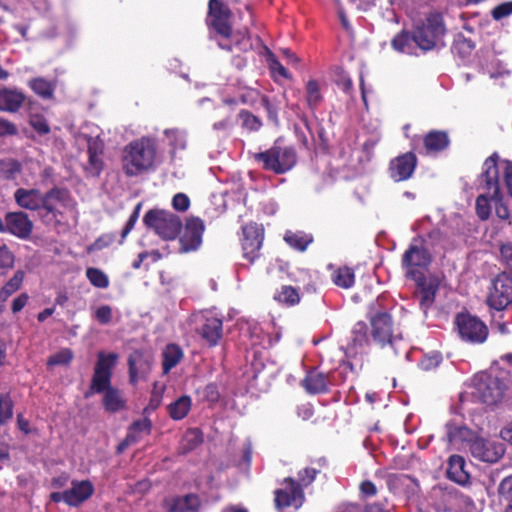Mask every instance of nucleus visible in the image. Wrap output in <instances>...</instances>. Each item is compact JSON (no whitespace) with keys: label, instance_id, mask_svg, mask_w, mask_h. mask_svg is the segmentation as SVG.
Masks as SVG:
<instances>
[{"label":"nucleus","instance_id":"obj_1","mask_svg":"<svg viewBox=\"0 0 512 512\" xmlns=\"http://www.w3.org/2000/svg\"><path fill=\"white\" fill-rule=\"evenodd\" d=\"M157 157L156 142L151 137L131 141L123 150L122 168L126 176L134 177L154 168Z\"/></svg>","mask_w":512,"mask_h":512},{"label":"nucleus","instance_id":"obj_2","mask_svg":"<svg viewBox=\"0 0 512 512\" xmlns=\"http://www.w3.org/2000/svg\"><path fill=\"white\" fill-rule=\"evenodd\" d=\"M75 205L69 189L54 186L45 192L39 219L46 226L57 227L62 224L65 210L73 209Z\"/></svg>","mask_w":512,"mask_h":512},{"label":"nucleus","instance_id":"obj_3","mask_svg":"<svg viewBox=\"0 0 512 512\" xmlns=\"http://www.w3.org/2000/svg\"><path fill=\"white\" fill-rule=\"evenodd\" d=\"M253 159L262 169L280 175L290 171L297 162L296 150L275 142L269 149L254 153Z\"/></svg>","mask_w":512,"mask_h":512},{"label":"nucleus","instance_id":"obj_4","mask_svg":"<svg viewBox=\"0 0 512 512\" xmlns=\"http://www.w3.org/2000/svg\"><path fill=\"white\" fill-rule=\"evenodd\" d=\"M143 223L163 240L176 239L182 229V222L178 215L156 208L145 213Z\"/></svg>","mask_w":512,"mask_h":512},{"label":"nucleus","instance_id":"obj_5","mask_svg":"<svg viewBox=\"0 0 512 512\" xmlns=\"http://www.w3.org/2000/svg\"><path fill=\"white\" fill-rule=\"evenodd\" d=\"M370 323L373 341L381 347L389 345L398 354L402 336L394 327L391 315L386 312L377 313L370 319Z\"/></svg>","mask_w":512,"mask_h":512},{"label":"nucleus","instance_id":"obj_6","mask_svg":"<svg viewBox=\"0 0 512 512\" xmlns=\"http://www.w3.org/2000/svg\"><path fill=\"white\" fill-rule=\"evenodd\" d=\"M418 47L422 51H429L442 43L446 33L443 17L439 12H431L425 21L414 29Z\"/></svg>","mask_w":512,"mask_h":512},{"label":"nucleus","instance_id":"obj_7","mask_svg":"<svg viewBox=\"0 0 512 512\" xmlns=\"http://www.w3.org/2000/svg\"><path fill=\"white\" fill-rule=\"evenodd\" d=\"M506 384L497 376L482 373L475 377L472 397L487 405L497 404L504 396Z\"/></svg>","mask_w":512,"mask_h":512},{"label":"nucleus","instance_id":"obj_8","mask_svg":"<svg viewBox=\"0 0 512 512\" xmlns=\"http://www.w3.org/2000/svg\"><path fill=\"white\" fill-rule=\"evenodd\" d=\"M118 355L114 352L97 354V361L94 367V373L91 379L89 389L85 392L84 397L89 398L94 393L101 394L108 384L111 383L112 370L117 364Z\"/></svg>","mask_w":512,"mask_h":512},{"label":"nucleus","instance_id":"obj_9","mask_svg":"<svg viewBox=\"0 0 512 512\" xmlns=\"http://www.w3.org/2000/svg\"><path fill=\"white\" fill-rule=\"evenodd\" d=\"M431 262V255L419 239H413L402 256V265L406 276L411 279H420L425 276L423 271Z\"/></svg>","mask_w":512,"mask_h":512},{"label":"nucleus","instance_id":"obj_10","mask_svg":"<svg viewBox=\"0 0 512 512\" xmlns=\"http://www.w3.org/2000/svg\"><path fill=\"white\" fill-rule=\"evenodd\" d=\"M460 338L471 344L484 343L489 331L486 324L478 317L469 313H459L454 321Z\"/></svg>","mask_w":512,"mask_h":512},{"label":"nucleus","instance_id":"obj_11","mask_svg":"<svg viewBox=\"0 0 512 512\" xmlns=\"http://www.w3.org/2000/svg\"><path fill=\"white\" fill-rule=\"evenodd\" d=\"M498 154L494 153L484 161V176L486 177V187L493 189V207L496 215L500 219L509 217V210L503 201V194L499 184V168L497 166Z\"/></svg>","mask_w":512,"mask_h":512},{"label":"nucleus","instance_id":"obj_12","mask_svg":"<svg viewBox=\"0 0 512 512\" xmlns=\"http://www.w3.org/2000/svg\"><path fill=\"white\" fill-rule=\"evenodd\" d=\"M34 224L29 215L23 211L8 212L2 220L0 233H9L21 240L30 238Z\"/></svg>","mask_w":512,"mask_h":512},{"label":"nucleus","instance_id":"obj_13","mask_svg":"<svg viewBox=\"0 0 512 512\" xmlns=\"http://www.w3.org/2000/svg\"><path fill=\"white\" fill-rule=\"evenodd\" d=\"M129 382L136 385L140 380L146 379L152 369L153 356L145 349L132 351L127 359Z\"/></svg>","mask_w":512,"mask_h":512},{"label":"nucleus","instance_id":"obj_14","mask_svg":"<svg viewBox=\"0 0 512 512\" xmlns=\"http://www.w3.org/2000/svg\"><path fill=\"white\" fill-rule=\"evenodd\" d=\"M469 449L474 458L487 463H496L505 453V445L502 442L477 436Z\"/></svg>","mask_w":512,"mask_h":512},{"label":"nucleus","instance_id":"obj_15","mask_svg":"<svg viewBox=\"0 0 512 512\" xmlns=\"http://www.w3.org/2000/svg\"><path fill=\"white\" fill-rule=\"evenodd\" d=\"M512 302V277L501 274L497 276L487 298L490 307L503 310Z\"/></svg>","mask_w":512,"mask_h":512},{"label":"nucleus","instance_id":"obj_16","mask_svg":"<svg viewBox=\"0 0 512 512\" xmlns=\"http://www.w3.org/2000/svg\"><path fill=\"white\" fill-rule=\"evenodd\" d=\"M264 238V229L257 223H249L242 227V250L243 255L250 262H253L258 256L262 247Z\"/></svg>","mask_w":512,"mask_h":512},{"label":"nucleus","instance_id":"obj_17","mask_svg":"<svg viewBox=\"0 0 512 512\" xmlns=\"http://www.w3.org/2000/svg\"><path fill=\"white\" fill-rule=\"evenodd\" d=\"M284 488L275 491L274 503L277 509H283L292 505L299 507L304 499L303 490L293 478L283 480Z\"/></svg>","mask_w":512,"mask_h":512},{"label":"nucleus","instance_id":"obj_18","mask_svg":"<svg viewBox=\"0 0 512 512\" xmlns=\"http://www.w3.org/2000/svg\"><path fill=\"white\" fill-rule=\"evenodd\" d=\"M417 166V157L413 152H406L393 158L389 163V176L395 182L405 181L412 177Z\"/></svg>","mask_w":512,"mask_h":512},{"label":"nucleus","instance_id":"obj_19","mask_svg":"<svg viewBox=\"0 0 512 512\" xmlns=\"http://www.w3.org/2000/svg\"><path fill=\"white\" fill-rule=\"evenodd\" d=\"M445 439L447 443L455 448L461 449L469 446L474 441L476 434L473 430L468 428L465 424L451 420L445 425Z\"/></svg>","mask_w":512,"mask_h":512},{"label":"nucleus","instance_id":"obj_20","mask_svg":"<svg viewBox=\"0 0 512 512\" xmlns=\"http://www.w3.org/2000/svg\"><path fill=\"white\" fill-rule=\"evenodd\" d=\"M204 223L200 218L191 217L187 219L184 231L180 237V250L190 252L197 250L202 243Z\"/></svg>","mask_w":512,"mask_h":512},{"label":"nucleus","instance_id":"obj_21","mask_svg":"<svg viewBox=\"0 0 512 512\" xmlns=\"http://www.w3.org/2000/svg\"><path fill=\"white\" fill-rule=\"evenodd\" d=\"M433 493L436 498L443 502L438 505V509L444 512L457 511L472 504V500L468 496L454 488H438L434 489Z\"/></svg>","mask_w":512,"mask_h":512},{"label":"nucleus","instance_id":"obj_22","mask_svg":"<svg viewBox=\"0 0 512 512\" xmlns=\"http://www.w3.org/2000/svg\"><path fill=\"white\" fill-rule=\"evenodd\" d=\"M94 491V485L90 480H72L71 487L66 489L67 505L75 508L80 507L92 497Z\"/></svg>","mask_w":512,"mask_h":512},{"label":"nucleus","instance_id":"obj_23","mask_svg":"<svg viewBox=\"0 0 512 512\" xmlns=\"http://www.w3.org/2000/svg\"><path fill=\"white\" fill-rule=\"evenodd\" d=\"M206 25L210 37L224 36V3L220 0H209Z\"/></svg>","mask_w":512,"mask_h":512},{"label":"nucleus","instance_id":"obj_24","mask_svg":"<svg viewBox=\"0 0 512 512\" xmlns=\"http://www.w3.org/2000/svg\"><path fill=\"white\" fill-rule=\"evenodd\" d=\"M413 280L418 287L416 295L419 298L420 308L424 314H426L428 309L434 304L436 292L439 287L438 281L434 278L427 279L425 276Z\"/></svg>","mask_w":512,"mask_h":512},{"label":"nucleus","instance_id":"obj_25","mask_svg":"<svg viewBox=\"0 0 512 512\" xmlns=\"http://www.w3.org/2000/svg\"><path fill=\"white\" fill-rule=\"evenodd\" d=\"M44 197L45 193H42L37 188H18L14 192V200L19 207L30 211H36L38 215L40 214Z\"/></svg>","mask_w":512,"mask_h":512},{"label":"nucleus","instance_id":"obj_26","mask_svg":"<svg viewBox=\"0 0 512 512\" xmlns=\"http://www.w3.org/2000/svg\"><path fill=\"white\" fill-rule=\"evenodd\" d=\"M199 321L200 325L196 331L210 346L216 345L222 335V320L213 316L201 315Z\"/></svg>","mask_w":512,"mask_h":512},{"label":"nucleus","instance_id":"obj_27","mask_svg":"<svg viewBox=\"0 0 512 512\" xmlns=\"http://www.w3.org/2000/svg\"><path fill=\"white\" fill-rule=\"evenodd\" d=\"M484 170L478 178L477 189L480 191L476 199V213L481 220H487L493 207V189L486 187L487 181Z\"/></svg>","mask_w":512,"mask_h":512},{"label":"nucleus","instance_id":"obj_28","mask_svg":"<svg viewBox=\"0 0 512 512\" xmlns=\"http://www.w3.org/2000/svg\"><path fill=\"white\" fill-rule=\"evenodd\" d=\"M252 449L249 441H243L230 455L229 462L226 463V468H236V470L243 475H248L251 467Z\"/></svg>","mask_w":512,"mask_h":512},{"label":"nucleus","instance_id":"obj_29","mask_svg":"<svg viewBox=\"0 0 512 512\" xmlns=\"http://www.w3.org/2000/svg\"><path fill=\"white\" fill-rule=\"evenodd\" d=\"M25 94L17 88H0V111L16 113L24 105Z\"/></svg>","mask_w":512,"mask_h":512},{"label":"nucleus","instance_id":"obj_30","mask_svg":"<svg viewBox=\"0 0 512 512\" xmlns=\"http://www.w3.org/2000/svg\"><path fill=\"white\" fill-rule=\"evenodd\" d=\"M368 342L367 325L359 321L354 325L351 331L350 342L346 348L347 356H356L362 353L364 348L368 345Z\"/></svg>","mask_w":512,"mask_h":512},{"label":"nucleus","instance_id":"obj_31","mask_svg":"<svg viewBox=\"0 0 512 512\" xmlns=\"http://www.w3.org/2000/svg\"><path fill=\"white\" fill-rule=\"evenodd\" d=\"M201 500L197 494L189 493L184 496L173 497L166 502V512H198Z\"/></svg>","mask_w":512,"mask_h":512},{"label":"nucleus","instance_id":"obj_32","mask_svg":"<svg viewBox=\"0 0 512 512\" xmlns=\"http://www.w3.org/2000/svg\"><path fill=\"white\" fill-rule=\"evenodd\" d=\"M103 394L102 404L105 411L109 413H117L126 409V399L123 397L122 392L111 385L101 391Z\"/></svg>","mask_w":512,"mask_h":512},{"label":"nucleus","instance_id":"obj_33","mask_svg":"<svg viewBox=\"0 0 512 512\" xmlns=\"http://www.w3.org/2000/svg\"><path fill=\"white\" fill-rule=\"evenodd\" d=\"M239 101L242 104L250 105V106H253L257 102H260V104L267 111L269 118L272 120L277 119V109L271 104V102L269 101V99L266 96L261 95L260 92L255 89H252V88L244 89L239 96Z\"/></svg>","mask_w":512,"mask_h":512},{"label":"nucleus","instance_id":"obj_34","mask_svg":"<svg viewBox=\"0 0 512 512\" xmlns=\"http://www.w3.org/2000/svg\"><path fill=\"white\" fill-rule=\"evenodd\" d=\"M450 144V139L445 131L432 130L423 138V148L426 154H436L445 150Z\"/></svg>","mask_w":512,"mask_h":512},{"label":"nucleus","instance_id":"obj_35","mask_svg":"<svg viewBox=\"0 0 512 512\" xmlns=\"http://www.w3.org/2000/svg\"><path fill=\"white\" fill-rule=\"evenodd\" d=\"M161 358L162 373L167 375L183 360L184 352L178 344L170 343L164 347Z\"/></svg>","mask_w":512,"mask_h":512},{"label":"nucleus","instance_id":"obj_36","mask_svg":"<svg viewBox=\"0 0 512 512\" xmlns=\"http://www.w3.org/2000/svg\"><path fill=\"white\" fill-rule=\"evenodd\" d=\"M447 476L457 484L465 485L469 481V474L465 470V460L459 455H452L448 461Z\"/></svg>","mask_w":512,"mask_h":512},{"label":"nucleus","instance_id":"obj_37","mask_svg":"<svg viewBox=\"0 0 512 512\" xmlns=\"http://www.w3.org/2000/svg\"><path fill=\"white\" fill-rule=\"evenodd\" d=\"M391 45L394 50L409 55H416V51L419 48L415 31H413L412 33H409L407 31H402L398 33L392 39Z\"/></svg>","mask_w":512,"mask_h":512},{"label":"nucleus","instance_id":"obj_38","mask_svg":"<svg viewBox=\"0 0 512 512\" xmlns=\"http://www.w3.org/2000/svg\"><path fill=\"white\" fill-rule=\"evenodd\" d=\"M192 399L188 395H183L167 406L169 417L175 421L184 419L191 410Z\"/></svg>","mask_w":512,"mask_h":512},{"label":"nucleus","instance_id":"obj_39","mask_svg":"<svg viewBox=\"0 0 512 512\" xmlns=\"http://www.w3.org/2000/svg\"><path fill=\"white\" fill-rule=\"evenodd\" d=\"M284 241L293 249L304 252L313 242V236L303 231H286Z\"/></svg>","mask_w":512,"mask_h":512},{"label":"nucleus","instance_id":"obj_40","mask_svg":"<svg viewBox=\"0 0 512 512\" xmlns=\"http://www.w3.org/2000/svg\"><path fill=\"white\" fill-rule=\"evenodd\" d=\"M303 385L309 393L318 394L327 391L328 382L323 373L312 371L303 380Z\"/></svg>","mask_w":512,"mask_h":512},{"label":"nucleus","instance_id":"obj_41","mask_svg":"<svg viewBox=\"0 0 512 512\" xmlns=\"http://www.w3.org/2000/svg\"><path fill=\"white\" fill-rule=\"evenodd\" d=\"M28 86L36 95L43 99H52L56 88L54 82L43 77H36L29 80Z\"/></svg>","mask_w":512,"mask_h":512},{"label":"nucleus","instance_id":"obj_42","mask_svg":"<svg viewBox=\"0 0 512 512\" xmlns=\"http://www.w3.org/2000/svg\"><path fill=\"white\" fill-rule=\"evenodd\" d=\"M247 333L251 339L252 346H262L265 348L273 344L270 336L264 332L261 324L257 322L247 323Z\"/></svg>","mask_w":512,"mask_h":512},{"label":"nucleus","instance_id":"obj_43","mask_svg":"<svg viewBox=\"0 0 512 512\" xmlns=\"http://www.w3.org/2000/svg\"><path fill=\"white\" fill-rule=\"evenodd\" d=\"M274 300L286 306H294L300 302L298 289L290 285H283L273 296Z\"/></svg>","mask_w":512,"mask_h":512},{"label":"nucleus","instance_id":"obj_44","mask_svg":"<svg viewBox=\"0 0 512 512\" xmlns=\"http://www.w3.org/2000/svg\"><path fill=\"white\" fill-rule=\"evenodd\" d=\"M24 276L25 273L22 270H17L14 273V275L0 289V302L7 301L12 294L21 288Z\"/></svg>","mask_w":512,"mask_h":512},{"label":"nucleus","instance_id":"obj_45","mask_svg":"<svg viewBox=\"0 0 512 512\" xmlns=\"http://www.w3.org/2000/svg\"><path fill=\"white\" fill-rule=\"evenodd\" d=\"M21 170L22 165L17 159H0V180H13Z\"/></svg>","mask_w":512,"mask_h":512},{"label":"nucleus","instance_id":"obj_46","mask_svg":"<svg viewBox=\"0 0 512 512\" xmlns=\"http://www.w3.org/2000/svg\"><path fill=\"white\" fill-rule=\"evenodd\" d=\"M143 419L135 420L128 427V434L136 438L138 442L143 435H150L152 431V421L148 418V415H143Z\"/></svg>","mask_w":512,"mask_h":512},{"label":"nucleus","instance_id":"obj_47","mask_svg":"<svg viewBox=\"0 0 512 512\" xmlns=\"http://www.w3.org/2000/svg\"><path fill=\"white\" fill-rule=\"evenodd\" d=\"M14 415V401L9 393L0 394V426L8 424Z\"/></svg>","mask_w":512,"mask_h":512},{"label":"nucleus","instance_id":"obj_48","mask_svg":"<svg viewBox=\"0 0 512 512\" xmlns=\"http://www.w3.org/2000/svg\"><path fill=\"white\" fill-rule=\"evenodd\" d=\"M306 101L311 109L322 101L320 84L316 80H309L306 84Z\"/></svg>","mask_w":512,"mask_h":512},{"label":"nucleus","instance_id":"obj_49","mask_svg":"<svg viewBox=\"0 0 512 512\" xmlns=\"http://www.w3.org/2000/svg\"><path fill=\"white\" fill-rule=\"evenodd\" d=\"M332 280L339 287L350 288L354 284V273L350 268H339L332 274Z\"/></svg>","mask_w":512,"mask_h":512},{"label":"nucleus","instance_id":"obj_50","mask_svg":"<svg viewBox=\"0 0 512 512\" xmlns=\"http://www.w3.org/2000/svg\"><path fill=\"white\" fill-rule=\"evenodd\" d=\"M86 277L94 287L104 289L109 286V278L101 269L87 268Z\"/></svg>","mask_w":512,"mask_h":512},{"label":"nucleus","instance_id":"obj_51","mask_svg":"<svg viewBox=\"0 0 512 512\" xmlns=\"http://www.w3.org/2000/svg\"><path fill=\"white\" fill-rule=\"evenodd\" d=\"M240 125L249 131H257L262 126L261 120L246 110H242L238 114Z\"/></svg>","mask_w":512,"mask_h":512},{"label":"nucleus","instance_id":"obj_52","mask_svg":"<svg viewBox=\"0 0 512 512\" xmlns=\"http://www.w3.org/2000/svg\"><path fill=\"white\" fill-rule=\"evenodd\" d=\"M73 360V352L69 348H63L57 353L51 355L47 360V366L68 365Z\"/></svg>","mask_w":512,"mask_h":512},{"label":"nucleus","instance_id":"obj_53","mask_svg":"<svg viewBox=\"0 0 512 512\" xmlns=\"http://www.w3.org/2000/svg\"><path fill=\"white\" fill-rule=\"evenodd\" d=\"M499 156L497 157V160ZM497 166L499 168V173L501 172L503 175L504 184L507 188L509 195L512 197V162L508 160H503L500 163L497 162Z\"/></svg>","mask_w":512,"mask_h":512},{"label":"nucleus","instance_id":"obj_54","mask_svg":"<svg viewBox=\"0 0 512 512\" xmlns=\"http://www.w3.org/2000/svg\"><path fill=\"white\" fill-rule=\"evenodd\" d=\"M29 124L39 135H47L50 133L49 123L42 115H31Z\"/></svg>","mask_w":512,"mask_h":512},{"label":"nucleus","instance_id":"obj_55","mask_svg":"<svg viewBox=\"0 0 512 512\" xmlns=\"http://www.w3.org/2000/svg\"><path fill=\"white\" fill-rule=\"evenodd\" d=\"M15 262V255L6 245H0V269L9 270L13 268Z\"/></svg>","mask_w":512,"mask_h":512},{"label":"nucleus","instance_id":"obj_56","mask_svg":"<svg viewBox=\"0 0 512 512\" xmlns=\"http://www.w3.org/2000/svg\"><path fill=\"white\" fill-rule=\"evenodd\" d=\"M500 500L512 502V475L505 477L498 486Z\"/></svg>","mask_w":512,"mask_h":512},{"label":"nucleus","instance_id":"obj_57","mask_svg":"<svg viewBox=\"0 0 512 512\" xmlns=\"http://www.w3.org/2000/svg\"><path fill=\"white\" fill-rule=\"evenodd\" d=\"M103 155L88 154L87 171L93 176H99L104 168Z\"/></svg>","mask_w":512,"mask_h":512},{"label":"nucleus","instance_id":"obj_58","mask_svg":"<svg viewBox=\"0 0 512 512\" xmlns=\"http://www.w3.org/2000/svg\"><path fill=\"white\" fill-rule=\"evenodd\" d=\"M116 239L115 234L105 233L99 236L89 247V251L102 250L110 246Z\"/></svg>","mask_w":512,"mask_h":512},{"label":"nucleus","instance_id":"obj_59","mask_svg":"<svg viewBox=\"0 0 512 512\" xmlns=\"http://www.w3.org/2000/svg\"><path fill=\"white\" fill-rule=\"evenodd\" d=\"M202 397L210 404L217 403L220 399V391L218 386L215 383L207 384L202 391Z\"/></svg>","mask_w":512,"mask_h":512},{"label":"nucleus","instance_id":"obj_60","mask_svg":"<svg viewBox=\"0 0 512 512\" xmlns=\"http://www.w3.org/2000/svg\"><path fill=\"white\" fill-rule=\"evenodd\" d=\"M491 15L495 20H501L512 15V1L503 2L495 6Z\"/></svg>","mask_w":512,"mask_h":512},{"label":"nucleus","instance_id":"obj_61","mask_svg":"<svg viewBox=\"0 0 512 512\" xmlns=\"http://www.w3.org/2000/svg\"><path fill=\"white\" fill-rule=\"evenodd\" d=\"M268 62L269 68L274 77L279 75L285 79L291 78V74L288 72V70L274 56L270 57Z\"/></svg>","mask_w":512,"mask_h":512},{"label":"nucleus","instance_id":"obj_62","mask_svg":"<svg viewBox=\"0 0 512 512\" xmlns=\"http://www.w3.org/2000/svg\"><path fill=\"white\" fill-rule=\"evenodd\" d=\"M318 472L319 471L316 470L315 468H311V467L304 468L303 470L299 471V473H298V478H299L298 484H300L301 487L302 486L306 487V486L310 485L314 481Z\"/></svg>","mask_w":512,"mask_h":512},{"label":"nucleus","instance_id":"obj_63","mask_svg":"<svg viewBox=\"0 0 512 512\" xmlns=\"http://www.w3.org/2000/svg\"><path fill=\"white\" fill-rule=\"evenodd\" d=\"M95 318L100 324H108L112 320V308L109 305H102L95 311Z\"/></svg>","mask_w":512,"mask_h":512},{"label":"nucleus","instance_id":"obj_64","mask_svg":"<svg viewBox=\"0 0 512 512\" xmlns=\"http://www.w3.org/2000/svg\"><path fill=\"white\" fill-rule=\"evenodd\" d=\"M172 206L175 210L184 212L190 206V199L184 193H177L172 199Z\"/></svg>","mask_w":512,"mask_h":512}]
</instances>
